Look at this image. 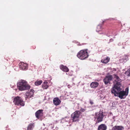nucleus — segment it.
<instances>
[{
  "label": "nucleus",
  "mask_w": 130,
  "mask_h": 130,
  "mask_svg": "<svg viewBox=\"0 0 130 130\" xmlns=\"http://www.w3.org/2000/svg\"><path fill=\"white\" fill-rule=\"evenodd\" d=\"M114 75L116 79L114 82V86L111 90V93H113L115 96H118L121 99H124L128 94V88H126L125 91L122 90L120 88V80L116 75Z\"/></svg>",
  "instance_id": "obj_1"
},
{
  "label": "nucleus",
  "mask_w": 130,
  "mask_h": 130,
  "mask_svg": "<svg viewBox=\"0 0 130 130\" xmlns=\"http://www.w3.org/2000/svg\"><path fill=\"white\" fill-rule=\"evenodd\" d=\"M17 86L19 90L21 91L29 89L30 87L26 82L24 80H21L17 84Z\"/></svg>",
  "instance_id": "obj_2"
},
{
  "label": "nucleus",
  "mask_w": 130,
  "mask_h": 130,
  "mask_svg": "<svg viewBox=\"0 0 130 130\" xmlns=\"http://www.w3.org/2000/svg\"><path fill=\"white\" fill-rule=\"evenodd\" d=\"M87 50V49H86L80 51L77 54V57L81 60H84L87 58L88 56V55Z\"/></svg>",
  "instance_id": "obj_3"
},
{
  "label": "nucleus",
  "mask_w": 130,
  "mask_h": 130,
  "mask_svg": "<svg viewBox=\"0 0 130 130\" xmlns=\"http://www.w3.org/2000/svg\"><path fill=\"white\" fill-rule=\"evenodd\" d=\"M13 102L15 105L22 106L24 105V103L21 98L17 96L14 98Z\"/></svg>",
  "instance_id": "obj_4"
},
{
  "label": "nucleus",
  "mask_w": 130,
  "mask_h": 130,
  "mask_svg": "<svg viewBox=\"0 0 130 130\" xmlns=\"http://www.w3.org/2000/svg\"><path fill=\"white\" fill-rule=\"evenodd\" d=\"M81 114L80 112L79 111H76L71 115L73 121H78L79 118Z\"/></svg>",
  "instance_id": "obj_5"
},
{
  "label": "nucleus",
  "mask_w": 130,
  "mask_h": 130,
  "mask_svg": "<svg viewBox=\"0 0 130 130\" xmlns=\"http://www.w3.org/2000/svg\"><path fill=\"white\" fill-rule=\"evenodd\" d=\"M95 117V119H97V122H99L102 121L103 116L101 113H97L96 114Z\"/></svg>",
  "instance_id": "obj_6"
},
{
  "label": "nucleus",
  "mask_w": 130,
  "mask_h": 130,
  "mask_svg": "<svg viewBox=\"0 0 130 130\" xmlns=\"http://www.w3.org/2000/svg\"><path fill=\"white\" fill-rule=\"evenodd\" d=\"M112 77L111 75L106 76L103 79V81L105 85L107 84L110 83V81L112 80Z\"/></svg>",
  "instance_id": "obj_7"
},
{
  "label": "nucleus",
  "mask_w": 130,
  "mask_h": 130,
  "mask_svg": "<svg viewBox=\"0 0 130 130\" xmlns=\"http://www.w3.org/2000/svg\"><path fill=\"white\" fill-rule=\"evenodd\" d=\"M20 68L21 69L25 70L27 69V68L28 65L26 63H24L23 62L20 63L19 64Z\"/></svg>",
  "instance_id": "obj_8"
},
{
  "label": "nucleus",
  "mask_w": 130,
  "mask_h": 130,
  "mask_svg": "<svg viewBox=\"0 0 130 130\" xmlns=\"http://www.w3.org/2000/svg\"><path fill=\"white\" fill-rule=\"evenodd\" d=\"M34 91V90H30V91H28L26 93V97H25L26 100H27V98H30L33 96Z\"/></svg>",
  "instance_id": "obj_9"
},
{
  "label": "nucleus",
  "mask_w": 130,
  "mask_h": 130,
  "mask_svg": "<svg viewBox=\"0 0 130 130\" xmlns=\"http://www.w3.org/2000/svg\"><path fill=\"white\" fill-rule=\"evenodd\" d=\"M124 127L121 126H113L111 130H123Z\"/></svg>",
  "instance_id": "obj_10"
},
{
  "label": "nucleus",
  "mask_w": 130,
  "mask_h": 130,
  "mask_svg": "<svg viewBox=\"0 0 130 130\" xmlns=\"http://www.w3.org/2000/svg\"><path fill=\"white\" fill-rule=\"evenodd\" d=\"M54 104L57 106L59 105L61 102L60 100L58 98H55L53 100Z\"/></svg>",
  "instance_id": "obj_11"
},
{
  "label": "nucleus",
  "mask_w": 130,
  "mask_h": 130,
  "mask_svg": "<svg viewBox=\"0 0 130 130\" xmlns=\"http://www.w3.org/2000/svg\"><path fill=\"white\" fill-rule=\"evenodd\" d=\"M107 126L104 124H102L100 125L98 127V130H106Z\"/></svg>",
  "instance_id": "obj_12"
},
{
  "label": "nucleus",
  "mask_w": 130,
  "mask_h": 130,
  "mask_svg": "<svg viewBox=\"0 0 130 130\" xmlns=\"http://www.w3.org/2000/svg\"><path fill=\"white\" fill-rule=\"evenodd\" d=\"M61 69L62 71L66 72H68L69 71L68 68L66 66L61 65L60 66Z\"/></svg>",
  "instance_id": "obj_13"
},
{
  "label": "nucleus",
  "mask_w": 130,
  "mask_h": 130,
  "mask_svg": "<svg viewBox=\"0 0 130 130\" xmlns=\"http://www.w3.org/2000/svg\"><path fill=\"white\" fill-rule=\"evenodd\" d=\"M43 110H39L36 112L35 113V116L36 117L38 118L40 116H41V114H42Z\"/></svg>",
  "instance_id": "obj_14"
},
{
  "label": "nucleus",
  "mask_w": 130,
  "mask_h": 130,
  "mask_svg": "<svg viewBox=\"0 0 130 130\" xmlns=\"http://www.w3.org/2000/svg\"><path fill=\"white\" fill-rule=\"evenodd\" d=\"M110 60V58L109 57H107L106 59H102L101 60V62L104 63H107Z\"/></svg>",
  "instance_id": "obj_15"
},
{
  "label": "nucleus",
  "mask_w": 130,
  "mask_h": 130,
  "mask_svg": "<svg viewBox=\"0 0 130 130\" xmlns=\"http://www.w3.org/2000/svg\"><path fill=\"white\" fill-rule=\"evenodd\" d=\"M99 84L97 82H93L90 85V86L91 88H96L98 85Z\"/></svg>",
  "instance_id": "obj_16"
},
{
  "label": "nucleus",
  "mask_w": 130,
  "mask_h": 130,
  "mask_svg": "<svg viewBox=\"0 0 130 130\" xmlns=\"http://www.w3.org/2000/svg\"><path fill=\"white\" fill-rule=\"evenodd\" d=\"M47 82H44L43 83V84L42 85V88L45 89H46L48 88V86L47 85Z\"/></svg>",
  "instance_id": "obj_17"
},
{
  "label": "nucleus",
  "mask_w": 130,
  "mask_h": 130,
  "mask_svg": "<svg viewBox=\"0 0 130 130\" xmlns=\"http://www.w3.org/2000/svg\"><path fill=\"white\" fill-rule=\"evenodd\" d=\"M34 126L32 124H30L28 126L27 130H32Z\"/></svg>",
  "instance_id": "obj_18"
},
{
  "label": "nucleus",
  "mask_w": 130,
  "mask_h": 130,
  "mask_svg": "<svg viewBox=\"0 0 130 130\" xmlns=\"http://www.w3.org/2000/svg\"><path fill=\"white\" fill-rule=\"evenodd\" d=\"M42 80H40L39 81H37L35 83V84L36 86L40 85L42 83Z\"/></svg>",
  "instance_id": "obj_19"
},
{
  "label": "nucleus",
  "mask_w": 130,
  "mask_h": 130,
  "mask_svg": "<svg viewBox=\"0 0 130 130\" xmlns=\"http://www.w3.org/2000/svg\"><path fill=\"white\" fill-rule=\"evenodd\" d=\"M126 75L130 76V68L125 73Z\"/></svg>",
  "instance_id": "obj_20"
},
{
  "label": "nucleus",
  "mask_w": 130,
  "mask_h": 130,
  "mask_svg": "<svg viewBox=\"0 0 130 130\" xmlns=\"http://www.w3.org/2000/svg\"><path fill=\"white\" fill-rule=\"evenodd\" d=\"M101 25H98L97 27L96 31L97 32H98L99 31H100L101 29Z\"/></svg>",
  "instance_id": "obj_21"
},
{
  "label": "nucleus",
  "mask_w": 130,
  "mask_h": 130,
  "mask_svg": "<svg viewBox=\"0 0 130 130\" xmlns=\"http://www.w3.org/2000/svg\"><path fill=\"white\" fill-rule=\"evenodd\" d=\"M123 59L126 61L128 59V57L127 56H123Z\"/></svg>",
  "instance_id": "obj_22"
},
{
  "label": "nucleus",
  "mask_w": 130,
  "mask_h": 130,
  "mask_svg": "<svg viewBox=\"0 0 130 130\" xmlns=\"http://www.w3.org/2000/svg\"><path fill=\"white\" fill-rule=\"evenodd\" d=\"M85 110V109H84L81 108L80 109V111L82 112H84Z\"/></svg>",
  "instance_id": "obj_23"
},
{
  "label": "nucleus",
  "mask_w": 130,
  "mask_h": 130,
  "mask_svg": "<svg viewBox=\"0 0 130 130\" xmlns=\"http://www.w3.org/2000/svg\"><path fill=\"white\" fill-rule=\"evenodd\" d=\"M90 103L91 104H93V102L91 101H90Z\"/></svg>",
  "instance_id": "obj_24"
},
{
  "label": "nucleus",
  "mask_w": 130,
  "mask_h": 130,
  "mask_svg": "<svg viewBox=\"0 0 130 130\" xmlns=\"http://www.w3.org/2000/svg\"><path fill=\"white\" fill-rule=\"evenodd\" d=\"M68 88H70V85H68Z\"/></svg>",
  "instance_id": "obj_25"
},
{
  "label": "nucleus",
  "mask_w": 130,
  "mask_h": 130,
  "mask_svg": "<svg viewBox=\"0 0 130 130\" xmlns=\"http://www.w3.org/2000/svg\"><path fill=\"white\" fill-rule=\"evenodd\" d=\"M123 48L124 49V47H123Z\"/></svg>",
  "instance_id": "obj_26"
}]
</instances>
